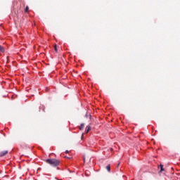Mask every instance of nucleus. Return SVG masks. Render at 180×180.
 I'll return each mask as SVG.
<instances>
[{
	"label": "nucleus",
	"mask_w": 180,
	"mask_h": 180,
	"mask_svg": "<svg viewBox=\"0 0 180 180\" xmlns=\"http://www.w3.org/2000/svg\"><path fill=\"white\" fill-rule=\"evenodd\" d=\"M85 175H86V176H89L91 175V174H89V171L86 170L85 172Z\"/></svg>",
	"instance_id": "6e6552de"
},
{
	"label": "nucleus",
	"mask_w": 180,
	"mask_h": 180,
	"mask_svg": "<svg viewBox=\"0 0 180 180\" xmlns=\"http://www.w3.org/2000/svg\"><path fill=\"white\" fill-rule=\"evenodd\" d=\"M8 150H4L0 153V157H4V155H6L8 154Z\"/></svg>",
	"instance_id": "f03ea898"
},
{
	"label": "nucleus",
	"mask_w": 180,
	"mask_h": 180,
	"mask_svg": "<svg viewBox=\"0 0 180 180\" xmlns=\"http://www.w3.org/2000/svg\"><path fill=\"white\" fill-rule=\"evenodd\" d=\"M70 152L68 150H65V153L68 154Z\"/></svg>",
	"instance_id": "f8f14e48"
},
{
	"label": "nucleus",
	"mask_w": 180,
	"mask_h": 180,
	"mask_svg": "<svg viewBox=\"0 0 180 180\" xmlns=\"http://www.w3.org/2000/svg\"><path fill=\"white\" fill-rule=\"evenodd\" d=\"M84 127H85V124H81L79 127V130H84Z\"/></svg>",
	"instance_id": "39448f33"
},
{
	"label": "nucleus",
	"mask_w": 180,
	"mask_h": 180,
	"mask_svg": "<svg viewBox=\"0 0 180 180\" xmlns=\"http://www.w3.org/2000/svg\"><path fill=\"white\" fill-rule=\"evenodd\" d=\"M46 163L52 165V167H57L58 165H60V160L57 159H47Z\"/></svg>",
	"instance_id": "f257e3e1"
},
{
	"label": "nucleus",
	"mask_w": 180,
	"mask_h": 180,
	"mask_svg": "<svg viewBox=\"0 0 180 180\" xmlns=\"http://www.w3.org/2000/svg\"><path fill=\"white\" fill-rule=\"evenodd\" d=\"M54 50H55V51L57 52V45H55V46H54Z\"/></svg>",
	"instance_id": "9b49d317"
},
{
	"label": "nucleus",
	"mask_w": 180,
	"mask_h": 180,
	"mask_svg": "<svg viewBox=\"0 0 180 180\" xmlns=\"http://www.w3.org/2000/svg\"><path fill=\"white\" fill-rule=\"evenodd\" d=\"M106 169L108 172H110V165H108V166H106Z\"/></svg>",
	"instance_id": "0eeeda50"
},
{
	"label": "nucleus",
	"mask_w": 180,
	"mask_h": 180,
	"mask_svg": "<svg viewBox=\"0 0 180 180\" xmlns=\"http://www.w3.org/2000/svg\"><path fill=\"white\" fill-rule=\"evenodd\" d=\"M5 52V48L4 46L0 45V53H4Z\"/></svg>",
	"instance_id": "20e7f679"
},
{
	"label": "nucleus",
	"mask_w": 180,
	"mask_h": 180,
	"mask_svg": "<svg viewBox=\"0 0 180 180\" xmlns=\"http://www.w3.org/2000/svg\"><path fill=\"white\" fill-rule=\"evenodd\" d=\"M91 130V125H88L86 127L85 132L88 134V132Z\"/></svg>",
	"instance_id": "7ed1b4c3"
},
{
	"label": "nucleus",
	"mask_w": 180,
	"mask_h": 180,
	"mask_svg": "<svg viewBox=\"0 0 180 180\" xmlns=\"http://www.w3.org/2000/svg\"><path fill=\"white\" fill-rule=\"evenodd\" d=\"M119 165H120V163H118V165H117V168H119Z\"/></svg>",
	"instance_id": "4468645a"
},
{
	"label": "nucleus",
	"mask_w": 180,
	"mask_h": 180,
	"mask_svg": "<svg viewBox=\"0 0 180 180\" xmlns=\"http://www.w3.org/2000/svg\"><path fill=\"white\" fill-rule=\"evenodd\" d=\"M160 172H163V171H165L164 165H160Z\"/></svg>",
	"instance_id": "423d86ee"
},
{
	"label": "nucleus",
	"mask_w": 180,
	"mask_h": 180,
	"mask_svg": "<svg viewBox=\"0 0 180 180\" xmlns=\"http://www.w3.org/2000/svg\"><path fill=\"white\" fill-rule=\"evenodd\" d=\"M25 12H29V6H26Z\"/></svg>",
	"instance_id": "9d476101"
},
{
	"label": "nucleus",
	"mask_w": 180,
	"mask_h": 180,
	"mask_svg": "<svg viewBox=\"0 0 180 180\" xmlns=\"http://www.w3.org/2000/svg\"><path fill=\"white\" fill-rule=\"evenodd\" d=\"M82 137H84V134L82 135Z\"/></svg>",
	"instance_id": "2eb2a0df"
},
{
	"label": "nucleus",
	"mask_w": 180,
	"mask_h": 180,
	"mask_svg": "<svg viewBox=\"0 0 180 180\" xmlns=\"http://www.w3.org/2000/svg\"><path fill=\"white\" fill-rule=\"evenodd\" d=\"M60 180H62V179H60Z\"/></svg>",
	"instance_id": "dca6fc26"
},
{
	"label": "nucleus",
	"mask_w": 180,
	"mask_h": 180,
	"mask_svg": "<svg viewBox=\"0 0 180 180\" xmlns=\"http://www.w3.org/2000/svg\"><path fill=\"white\" fill-rule=\"evenodd\" d=\"M85 117H89V119H91V114H89H89H86Z\"/></svg>",
	"instance_id": "1a4fd4ad"
},
{
	"label": "nucleus",
	"mask_w": 180,
	"mask_h": 180,
	"mask_svg": "<svg viewBox=\"0 0 180 180\" xmlns=\"http://www.w3.org/2000/svg\"><path fill=\"white\" fill-rule=\"evenodd\" d=\"M22 4H23V6H25V1H22Z\"/></svg>",
	"instance_id": "ddd939ff"
}]
</instances>
